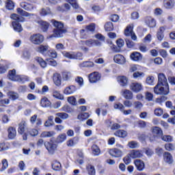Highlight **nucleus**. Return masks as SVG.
Segmentation results:
<instances>
[{
	"mask_svg": "<svg viewBox=\"0 0 175 175\" xmlns=\"http://www.w3.org/2000/svg\"><path fill=\"white\" fill-rule=\"evenodd\" d=\"M52 24L55 28L53 29L52 35H51L49 38H63L64 33L68 32V29L65 28L62 22L53 20L52 21Z\"/></svg>",
	"mask_w": 175,
	"mask_h": 175,
	"instance_id": "f257e3e1",
	"label": "nucleus"
},
{
	"mask_svg": "<svg viewBox=\"0 0 175 175\" xmlns=\"http://www.w3.org/2000/svg\"><path fill=\"white\" fill-rule=\"evenodd\" d=\"M154 92L157 95H167L169 94V86L157 83L154 88Z\"/></svg>",
	"mask_w": 175,
	"mask_h": 175,
	"instance_id": "f03ea898",
	"label": "nucleus"
},
{
	"mask_svg": "<svg viewBox=\"0 0 175 175\" xmlns=\"http://www.w3.org/2000/svg\"><path fill=\"white\" fill-rule=\"evenodd\" d=\"M29 40L33 44H40L43 43L44 40V36L40 33L33 34L30 36Z\"/></svg>",
	"mask_w": 175,
	"mask_h": 175,
	"instance_id": "7ed1b4c3",
	"label": "nucleus"
},
{
	"mask_svg": "<svg viewBox=\"0 0 175 175\" xmlns=\"http://www.w3.org/2000/svg\"><path fill=\"white\" fill-rule=\"evenodd\" d=\"M62 54L64 57L69 58L70 59H81L83 57V53H75V52H67L63 51Z\"/></svg>",
	"mask_w": 175,
	"mask_h": 175,
	"instance_id": "20e7f679",
	"label": "nucleus"
},
{
	"mask_svg": "<svg viewBox=\"0 0 175 175\" xmlns=\"http://www.w3.org/2000/svg\"><path fill=\"white\" fill-rule=\"evenodd\" d=\"M82 44H85L88 47H93L94 46H102V42L99 40L90 39L85 41H81Z\"/></svg>",
	"mask_w": 175,
	"mask_h": 175,
	"instance_id": "39448f33",
	"label": "nucleus"
},
{
	"mask_svg": "<svg viewBox=\"0 0 175 175\" xmlns=\"http://www.w3.org/2000/svg\"><path fill=\"white\" fill-rule=\"evenodd\" d=\"M130 89L133 92H140V91H143V85L140 83L134 82L131 84Z\"/></svg>",
	"mask_w": 175,
	"mask_h": 175,
	"instance_id": "423d86ee",
	"label": "nucleus"
},
{
	"mask_svg": "<svg viewBox=\"0 0 175 175\" xmlns=\"http://www.w3.org/2000/svg\"><path fill=\"white\" fill-rule=\"evenodd\" d=\"M21 7L27 12H32L36 8V5L27 2L21 3Z\"/></svg>",
	"mask_w": 175,
	"mask_h": 175,
	"instance_id": "0eeeda50",
	"label": "nucleus"
},
{
	"mask_svg": "<svg viewBox=\"0 0 175 175\" xmlns=\"http://www.w3.org/2000/svg\"><path fill=\"white\" fill-rule=\"evenodd\" d=\"M109 153L111 157H114L115 158L122 157V150L117 148L109 150Z\"/></svg>",
	"mask_w": 175,
	"mask_h": 175,
	"instance_id": "6e6552de",
	"label": "nucleus"
},
{
	"mask_svg": "<svg viewBox=\"0 0 175 175\" xmlns=\"http://www.w3.org/2000/svg\"><path fill=\"white\" fill-rule=\"evenodd\" d=\"M49 49H50V46H49V45L41 44L37 47V51L38 53H40V54H42V55H45V57H47Z\"/></svg>",
	"mask_w": 175,
	"mask_h": 175,
	"instance_id": "1a4fd4ad",
	"label": "nucleus"
},
{
	"mask_svg": "<svg viewBox=\"0 0 175 175\" xmlns=\"http://www.w3.org/2000/svg\"><path fill=\"white\" fill-rule=\"evenodd\" d=\"M157 84H161L162 85L169 86V83H167V79H166V76L163 73L158 74V83Z\"/></svg>",
	"mask_w": 175,
	"mask_h": 175,
	"instance_id": "9d476101",
	"label": "nucleus"
},
{
	"mask_svg": "<svg viewBox=\"0 0 175 175\" xmlns=\"http://www.w3.org/2000/svg\"><path fill=\"white\" fill-rule=\"evenodd\" d=\"M129 155L133 159H136V158H142L143 157V152L139 150H133Z\"/></svg>",
	"mask_w": 175,
	"mask_h": 175,
	"instance_id": "9b49d317",
	"label": "nucleus"
},
{
	"mask_svg": "<svg viewBox=\"0 0 175 175\" xmlns=\"http://www.w3.org/2000/svg\"><path fill=\"white\" fill-rule=\"evenodd\" d=\"M100 80V75L98 72H94L89 75V81L91 83H96Z\"/></svg>",
	"mask_w": 175,
	"mask_h": 175,
	"instance_id": "f8f14e48",
	"label": "nucleus"
},
{
	"mask_svg": "<svg viewBox=\"0 0 175 175\" xmlns=\"http://www.w3.org/2000/svg\"><path fill=\"white\" fill-rule=\"evenodd\" d=\"M121 94L123 96L124 99L132 100L133 99V92L129 90H123L121 92Z\"/></svg>",
	"mask_w": 175,
	"mask_h": 175,
	"instance_id": "ddd939ff",
	"label": "nucleus"
},
{
	"mask_svg": "<svg viewBox=\"0 0 175 175\" xmlns=\"http://www.w3.org/2000/svg\"><path fill=\"white\" fill-rule=\"evenodd\" d=\"M163 160L165 163H168V165H172L173 163V156L169 152H165L163 154Z\"/></svg>",
	"mask_w": 175,
	"mask_h": 175,
	"instance_id": "4468645a",
	"label": "nucleus"
},
{
	"mask_svg": "<svg viewBox=\"0 0 175 175\" xmlns=\"http://www.w3.org/2000/svg\"><path fill=\"white\" fill-rule=\"evenodd\" d=\"M113 61L116 64H119L120 65H124L126 62L125 57L122 55H116L113 57Z\"/></svg>",
	"mask_w": 175,
	"mask_h": 175,
	"instance_id": "2eb2a0df",
	"label": "nucleus"
},
{
	"mask_svg": "<svg viewBox=\"0 0 175 175\" xmlns=\"http://www.w3.org/2000/svg\"><path fill=\"white\" fill-rule=\"evenodd\" d=\"M134 164L136 166L137 170H139V172H142V170H144V167H146L144 161L140 159H135L134 161Z\"/></svg>",
	"mask_w": 175,
	"mask_h": 175,
	"instance_id": "dca6fc26",
	"label": "nucleus"
},
{
	"mask_svg": "<svg viewBox=\"0 0 175 175\" xmlns=\"http://www.w3.org/2000/svg\"><path fill=\"white\" fill-rule=\"evenodd\" d=\"M38 24H39L40 29L42 31V32H47V30L50 27V23L44 21H38Z\"/></svg>",
	"mask_w": 175,
	"mask_h": 175,
	"instance_id": "f3484780",
	"label": "nucleus"
},
{
	"mask_svg": "<svg viewBox=\"0 0 175 175\" xmlns=\"http://www.w3.org/2000/svg\"><path fill=\"white\" fill-rule=\"evenodd\" d=\"M8 138L13 139L16 137L17 135V131H16V128L13 126H10L8 129Z\"/></svg>",
	"mask_w": 175,
	"mask_h": 175,
	"instance_id": "a211bd4d",
	"label": "nucleus"
},
{
	"mask_svg": "<svg viewBox=\"0 0 175 175\" xmlns=\"http://www.w3.org/2000/svg\"><path fill=\"white\" fill-rule=\"evenodd\" d=\"M130 58L133 61H142L143 59V55L139 52H133L130 55Z\"/></svg>",
	"mask_w": 175,
	"mask_h": 175,
	"instance_id": "6ab92c4d",
	"label": "nucleus"
},
{
	"mask_svg": "<svg viewBox=\"0 0 175 175\" xmlns=\"http://www.w3.org/2000/svg\"><path fill=\"white\" fill-rule=\"evenodd\" d=\"M27 129V122L25 121H22L18 124V132L20 135H24V132H25Z\"/></svg>",
	"mask_w": 175,
	"mask_h": 175,
	"instance_id": "aec40b11",
	"label": "nucleus"
},
{
	"mask_svg": "<svg viewBox=\"0 0 175 175\" xmlns=\"http://www.w3.org/2000/svg\"><path fill=\"white\" fill-rule=\"evenodd\" d=\"M145 23L150 27V28H154L157 25V22L155 20L150 16H147L145 19Z\"/></svg>",
	"mask_w": 175,
	"mask_h": 175,
	"instance_id": "412c9836",
	"label": "nucleus"
},
{
	"mask_svg": "<svg viewBox=\"0 0 175 175\" xmlns=\"http://www.w3.org/2000/svg\"><path fill=\"white\" fill-rule=\"evenodd\" d=\"M118 81L122 87H126L128 85V77L125 76L118 77Z\"/></svg>",
	"mask_w": 175,
	"mask_h": 175,
	"instance_id": "4be33fe9",
	"label": "nucleus"
},
{
	"mask_svg": "<svg viewBox=\"0 0 175 175\" xmlns=\"http://www.w3.org/2000/svg\"><path fill=\"white\" fill-rule=\"evenodd\" d=\"M8 79L12 81H17V79H18V75H16L15 69H13L12 70L9 71Z\"/></svg>",
	"mask_w": 175,
	"mask_h": 175,
	"instance_id": "5701e85b",
	"label": "nucleus"
},
{
	"mask_svg": "<svg viewBox=\"0 0 175 175\" xmlns=\"http://www.w3.org/2000/svg\"><path fill=\"white\" fill-rule=\"evenodd\" d=\"M163 32H165L164 27H161L157 31V38L158 40H159L160 42H162V40H163V38H165V35L163 34Z\"/></svg>",
	"mask_w": 175,
	"mask_h": 175,
	"instance_id": "b1692460",
	"label": "nucleus"
},
{
	"mask_svg": "<svg viewBox=\"0 0 175 175\" xmlns=\"http://www.w3.org/2000/svg\"><path fill=\"white\" fill-rule=\"evenodd\" d=\"M76 86L75 85H70L64 91V93L66 94V95H70L72 94H74V92H76Z\"/></svg>",
	"mask_w": 175,
	"mask_h": 175,
	"instance_id": "393cba45",
	"label": "nucleus"
},
{
	"mask_svg": "<svg viewBox=\"0 0 175 175\" xmlns=\"http://www.w3.org/2000/svg\"><path fill=\"white\" fill-rule=\"evenodd\" d=\"M62 79L63 81H69L72 79V73L69 71H64L62 73Z\"/></svg>",
	"mask_w": 175,
	"mask_h": 175,
	"instance_id": "a878e982",
	"label": "nucleus"
},
{
	"mask_svg": "<svg viewBox=\"0 0 175 175\" xmlns=\"http://www.w3.org/2000/svg\"><path fill=\"white\" fill-rule=\"evenodd\" d=\"M53 80L57 87H59V85H61V75L58 73L53 74Z\"/></svg>",
	"mask_w": 175,
	"mask_h": 175,
	"instance_id": "bb28decb",
	"label": "nucleus"
},
{
	"mask_svg": "<svg viewBox=\"0 0 175 175\" xmlns=\"http://www.w3.org/2000/svg\"><path fill=\"white\" fill-rule=\"evenodd\" d=\"M17 13L18 14H20L21 16H23L24 17H31V16H35V14L29 13L28 12L21 8H17Z\"/></svg>",
	"mask_w": 175,
	"mask_h": 175,
	"instance_id": "cd10ccee",
	"label": "nucleus"
},
{
	"mask_svg": "<svg viewBox=\"0 0 175 175\" xmlns=\"http://www.w3.org/2000/svg\"><path fill=\"white\" fill-rule=\"evenodd\" d=\"M175 1L174 0H165L164 7L166 9H173L174 8Z\"/></svg>",
	"mask_w": 175,
	"mask_h": 175,
	"instance_id": "c85d7f7f",
	"label": "nucleus"
},
{
	"mask_svg": "<svg viewBox=\"0 0 175 175\" xmlns=\"http://www.w3.org/2000/svg\"><path fill=\"white\" fill-rule=\"evenodd\" d=\"M44 146L49 152H53L57 147L52 142L44 143Z\"/></svg>",
	"mask_w": 175,
	"mask_h": 175,
	"instance_id": "c756f323",
	"label": "nucleus"
},
{
	"mask_svg": "<svg viewBox=\"0 0 175 175\" xmlns=\"http://www.w3.org/2000/svg\"><path fill=\"white\" fill-rule=\"evenodd\" d=\"M115 136H118V137H122L124 139L128 136V133L124 130H118L116 132L114 133Z\"/></svg>",
	"mask_w": 175,
	"mask_h": 175,
	"instance_id": "7c9ffc66",
	"label": "nucleus"
},
{
	"mask_svg": "<svg viewBox=\"0 0 175 175\" xmlns=\"http://www.w3.org/2000/svg\"><path fill=\"white\" fill-rule=\"evenodd\" d=\"M133 33V25H129L125 30H124V35L126 36H131V35H132V33Z\"/></svg>",
	"mask_w": 175,
	"mask_h": 175,
	"instance_id": "2f4dec72",
	"label": "nucleus"
},
{
	"mask_svg": "<svg viewBox=\"0 0 175 175\" xmlns=\"http://www.w3.org/2000/svg\"><path fill=\"white\" fill-rule=\"evenodd\" d=\"M40 105L42 107H50L51 103L49 100V98L45 97L41 99Z\"/></svg>",
	"mask_w": 175,
	"mask_h": 175,
	"instance_id": "473e14b6",
	"label": "nucleus"
},
{
	"mask_svg": "<svg viewBox=\"0 0 175 175\" xmlns=\"http://www.w3.org/2000/svg\"><path fill=\"white\" fill-rule=\"evenodd\" d=\"M44 126L49 128L54 125V116H51L48 118V120L44 122Z\"/></svg>",
	"mask_w": 175,
	"mask_h": 175,
	"instance_id": "72a5a7b5",
	"label": "nucleus"
},
{
	"mask_svg": "<svg viewBox=\"0 0 175 175\" xmlns=\"http://www.w3.org/2000/svg\"><path fill=\"white\" fill-rule=\"evenodd\" d=\"M79 143V137H74L72 139H70L66 142L68 147H73V146Z\"/></svg>",
	"mask_w": 175,
	"mask_h": 175,
	"instance_id": "f704fd0d",
	"label": "nucleus"
},
{
	"mask_svg": "<svg viewBox=\"0 0 175 175\" xmlns=\"http://www.w3.org/2000/svg\"><path fill=\"white\" fill-rule=\"evenodd\" d=\"M8 96H9L10 99L12 100H16V99H18L19 95L18 93L10 91L8 93Z\"/></svg>",
	"mask_w": 175,
	"mask_h": 175,
	"instance_id": "c9c22d12",
	"label": "nucleus"
},
{
	"mask_svg": "<svg viewBox=\"0 0 175 175\" xmlns=\"http://www.w3.org/2000/svg\"><path fill=\"white\" fill-rule=\"evenodd\" d=\"M36 61L38 62V63L39 64V65L41 66V68H46L47 66V63L46 62V61H44L43 59V58L42 57H36L35 58Z\"/></svg>",
	"mask_w": 175,
	"mask_h": 175,
	"instance_id": "e433bc0d",
	"label": "nucleus"
},
{
	"mask_svg": "<svg viewBox=\"0 0 175 175\" xmlns=\"http://www.w3.org/2000/svg\"><path fill=\"white\" fill-rule=\"evenodd\" d=\"M12 27L16 32H21L23 31V27H21V25L18 22H12Z\"/></svg>",
	"mask_w": 175,
	"mask_h": 175,
	"instance_id": "4c0bfd02",
	"label": "nucleus"
},
{
	"mask_svg": "<svg viewBox=\"0 0 175 175\" xmlns=\"http://www.w3.org/2000/svg\"><path fill=\"white\" fill-rule=\"evenodd\" d=\"M152 133L154 135H157V136H163V131L162 129L158 126H154L152 129Z\"/></svg>",
	"mask_w": 175,
	"mask_h": 175,
	"instance_id": "58836bf2",
	"label": "nucleus"
},
{
	"mask_svg": "<svg viewBox=\"0 0 175 175\" xmlns=\"http://www.w3.org/2000/svg\"><path fill=\"white\" fill-rule=\"evenodd\" d=\"M86 170H88L89 175H95L96 171H95V167L91 164H88L86 166Z\"/></svg>",
	"mask_w": 175,
	"mask_h": 175,
	"instance_id": "ea45409f",
	"label": "nucleus"
},
{
	"mask_svg": "<svg viewBox=\"0 0 175 175\" xmlns=\"http://www.w3.org/2000/svg\"><path fill=\"white\" fill-rule=\"evenodd\" d=\"M65 140H66V134L62 133V134H59L56 138V143H64Z\"/></svg>",
	"mask_w": 175,
	"mask_h": 175,
	"instance_id": "a19ab883",
	"label": "nucleus"
},
{
	"mask_svg": "<svg viewBox=\"0 0 175 175\" xmlns=\"http://www.w3.org/2000/svg\"><path fill=\"white\" fill-rule=\"evenodd\" d=\"M53 136H55L54 131H44L41 134V137H53Z\"/></svg>",
	"mask_w": 175,
	"mask_h": 175,
	"instance_id": "79ce46f5",
	"label": "nucleus"
},
{
	"mask_svg": "<svg viewBox=\"0 0 175 175\" xmlns=\"http://www.w3.org/2000/svg\"><path fill=\"white\" fill-rule=\"evenodd\" d=\"M16 81L18 83H25V81H29V77L25 75H18Z\"/></svg>",
	"mask_w": 175,
	"mask_h": 175,
	"instance_id": "37998d69",
	"label": "nucleus"
},
{
	"mask_svg": "<svg viewBox=\"0 0 175 175\" xmlns=\"http://www.w3.org/2000/svg\"><path fill=\"white\" fill-rule=\"evenodd\" d=\"M92 148V154L95 157H98V156L100 155V149L99 148V147H98V146L93 145Z\"/></svg>",
	"mask_w": 175,
	"mask_h": 175,
	"instance_id": "c03bdc74",
	"label": "nucleus"
},
{
	"mask_svg": "<svg viewBox=\"0 0 175 175\" xmlns=\"http://www.w3.org/2000/svg\"><path fill=\"white\" fill-rule=\"evenodd\" d=\"M61 163L57 161H54L52 163V168L53 170L58 171L61 169Z\"/></svg>",
	"mask_w": 175,
	"mask_h": 175,
	"instance_id": "a18cd8bd",
	"label": "nucleus"
},
{
	"mask_svg": "<svg viewBox=\"0 0 175 175\" xmlns=\"http://www.w3.org/2000/svg\"><path fill=\"white\" fill-rule=\"evenodd\" d=\"M55 116L56 117H59L62 120H66L69 118V115L64 112L56 113Z\"/></svg>",
	"mask_w": 175,
	"mask_h": 175,
	"instance_id": "49530a36",
	"label": "nucleus"
},
{
	"mask_svg": "<svg viewBox=\"0 0 175 175\" xmlns=\"http://www.w3.org/2000/svg\"><path fill=\"white\" fill-rule=\"evenodd\" d=\"M11 18H12V20H15V21H16V23L24 21V18L18 16L16 14H12L11 15Z\"/></svg>",
	"mask_w": 175,
	"mask_h": 175,
	"instance_id": "de8ad7c7",
	"label": "nucleus"
},
{
	"mask_svg": "<svg viewBox=\"0 0 175 175\" xmlns=\"http://www.w3.org/2000/svg\"><path fill=\"white\" fill-rule=\"evenodd\" d=\"M90 117V113L87 112L82 113L79 115H78L77 118L78 120H81V121H83V120H87Z\"/></svg>",
	"mask_w": 175,
	"mask_h": 175,
	"instance_id": "09e8293b",
	"label": "nucleus"
},
{
	"mask_svg": "<svg viewBox=\"0 0 175 175\" xmlns=\"http://www.w3.org/2000/svg\"><path fill=\"white\" fill-rule=\"evenodd\" d=\"M5 7L8 10H13L14 9V3L12 0H8L5 3Z\"/></svg>",
	"mask_w": 175,
	"mask_h": 175,
	"instance_id": "8fccbe9b",
	"label": "nucleus"
},
{
	"mask_svg": "<svg viewBox=\"0 0 175 175\" xmlns=\"http://www.w3.org/2000/svg\"><path fill=\"white\" fill-rule=\"evenodd\" d=\"M105 31H110L114 29V26L111 22H107L105 25Z\"/></svg>",
	"mask_w": 175,
	"mask_h": 175,
	"instance_id": "3c124183",
	"label": "nucleus"
},
{
	"mask_svg": "<svg viewBox=\"0 0 175 175\" xmlns=\"http://www.w3.org/2000/svg\"><path fill=\"white\" fill-rule=\"evenodd\" d=\"M88 35H90V32H88L85 29L81 30V39H87V38H88Z\"/></svg>",
	"mask_w": 175,
	"mask_h": 175,
	"instance_id": "603ef678",
	"label": "nucleus"
},
{
	"mask_svg": "<svg viewBox=\"0 0 175 175\" xmlns=\"http://www.w3.org/2000/svg\"><path fill=\"white\" fill-rule=\"evenodd\" d=\"M113 107L116 110H120V111H124L125 109V107L124 105L121 104V103L114 104Z\"/></svg>",
	"mask_w": 175,
	"mask_h": 175,
	"instance_id": "864d4df0",
	"label": "nucleus"
},
{
	"mask_svg": "<svg viewBox=\"0 0 175 175\" xmlns=\"http://www.w3.org/2000/svg\"><path fill=\"white\" fill-rule=\"evenodd\" d=\"M81 66L83 68H92L94 66V62H83L81 64Z\"/></svg>",
	"mask_w": 175,
	"mask_h": 175,
	"instance_id": "5fc2aeb1",
	"label": "nucleus"
},
{
	"mask_svg": "<svg viewBox=\"0 0 175 175\" xmlns=\"http://www.w3.org/2000/svg\"><path fill=\"white\" fill-rule=\"evenodd\" d=\"M66 2H68L74 8V9H79V4L76 0H66Z\"/></svg>",
	"mask_w": 175,
	"mask_h": 175,
	"instance_id": "6e6d98bb",
	"label": "nucleus"
},
{
	"mask_svg": "<svg viewBox=\"0 0 175 175\" xmlns=\"http://www.w3.org/2000/svg\"><path fill=\"white\" fill-rule=\"evenodd\" d=\"M68 102L72 105V106H76L77 105V101L76 100V98L73 96L68 98Z\"/></svg>",
	"mask_w": 175,
	"mask_h": 175,
	"instance_id": "4d7b16f0",
	"label": "nucleus"
},
{
	"mask_svg": "<svg viewBox=\"0 0 175 175\" xmlns=\"http://www.w3.org/2000/svg\"><path fill=\"white\" fill-rule=\"evenodd\" d=\"M128 146L130 148H137V147H139V144L137 143V142L131 141L128 143Z\"/></svg>",
	"mask_w": 175,
	"mask_h": 175,
	"instance_id": "13d9d810",
	"label": "nucleus"
},
{
	"mask_svg": "<svg viewBox=\"0 0 175 175\" xmlns=\"http://www.w3.org/2000/svg\"><path fill=\"white\" fill-rule=\"evenodd\" d=\"M51 10H50V8H42V11L40 12L41 16H47V14H51Z\"/></svg>",
	"mask_w": 175,
	"mask_h": 175,
	"instance_id": "bf43d9fd",
	"label": "nucleus"
},
{
	"mask_svg": "<svg viewBox=\"0 0 175 175\" xmlns=\"http://www.w3.org/2000/svg\"><path fill=\"white\" fill-rule=\"evenodd\" d=\"M8 160L6 159H3L2 161V167L0 169V172H3L8 169Z\"/></svg>",
	"mask_w": 175,
	"mask_h": 175,
	"instance_id": "052dcab7",
	"label": "nucleus"
},
{
	"mask_svg": "<svg viewBox=\"0 0 175 175\" xmlns=\"http://www.w3.org/2000/svg\"><path fill=\"white\" fill-rule=\"evenodd\" d=\"M85 29L88 32H94L95 31V23H91L90 25L86 26Z\"/></svg>",
	"mask_w": 175,
	"mask_h": 175,
	"instance_id": "680f3d73",
	"label": "nucleus"
},
{
	"mask_svg": "<svg viewBox=\"0 0 175 175\" xmlns=\"http://www.w3.org/2000/svg\"><path fill=\"white\" fill-rule=\"evenodd\" d=\"M62 111H66V113H73V108L70 107L69 105H64L62 107Z\"/></svg>",
	"mask_w": 175,
	"mask_h": 175,
	"instance_id": "e2e57ef3",
	"label": "nucleus"
},
{
	"mask_svg": "<svg viewBox=\"0 0 175 175\" xmlns=\"http://www.w3.org/2000/svg\"><path fill=\"white\" fill-rule=\"evenodd\" d=\"M154 114L157 116V117H161V116L163 114V109H162V108H157L154 109Z\"/></svg>",
	"mask_w": 175,
	"mask_h": 175,
	"instance_id": "0e129e2a",
	"label": "nucleus"
},
{
	"mask_svg": "<svg viewBox=\"0 0 175 175\" xmlns=\"http://www.w3.org/2000/svg\"><path fill=\"white\" fill-rule=\"evenodd\" d=\"M47 55L51 58H57V52L55 51H48Z\"/></svg>",
	"mask_w": 175,
	"mask_h": 175,
	"instance_id": "69168bd1",
	"label": "nucleus"
},
{
	"mask_svg": "<svg viewBox=\"0 0 175 175\" xmlns=\"http://www.w3.org/2000/svg\"><path fill=\"white\" fill-rule=\"evenodd\" d=\"M133 105H134L135 109H142V107H143V103H142V102H139V101L134 102Z\"/></svg>",
	"mask_w": 175,
	"mask_h": 175,
	"instance_id": "338daca9",
	"label": "nucleus"
},
{
	"mask_svg": "<svg viewBox=\"0 0 175 175\" xmlns=\"http://www.w3.org/2000/svg\"><path fill=\"white\" fill-rule=\"evenodd\" d=\"M154 77H148L146 78V83H147L149 85H154Z\"/></svg>",
	"mask_w": 175,
	"mask_h": 175,
	"instance_id": "774afa93",
	"label": "nucleus"
}]
</instances>
